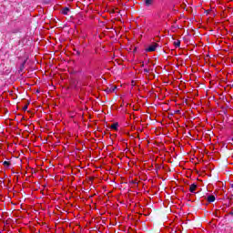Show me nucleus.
Wrapping results in <instances>:
<instances>
[{
  "instance_id": "obj_14",
  "label": "nucleus",
  "mask_w": 233,
  "mask_h": 233,
  "mask_svg": "<svg viewBox=\"0 0 233 233\" xmlns=\"http://www.w3.org/2000/svg\"><path fill=\"white\" fill-rule=\"evenodd\" d=\"M232 141H233V137H232Z\"/></svg>"
},
{
  "instance_id": "obj_8",
  "label": "nucleus",
  "mask_w": 233,
  "mask_h": 233,
  "mask_svg": "<svg viewBox=\"0 0 233 233\" xmlns=\"http://www.w3.org/2000/svg\"><path fill=\"white\" fill-rule=\"evenodd\" d=\"M3 165H4V167H10V162H8V161H4V163H3Z\"/></svg>"
},
{
  "instance_id": "obj_11",
  "label": "nucleus",
  "mask_w": 233,
  "mask_h": 233,
  "mask_svg": "<svg viewBox=\"0 0 233 233\" xmlns=\"http://www.w3.org/2000/svg\"><path fill=\"white\" fill-rule=\"evenodd\" d=\"M111 91H112V92H115V91H116V87H113V88L111 89Z\"/></svg>"
},
{
  "instance_id": "obj_10",
  "label": "nucleus",
  "mask_w": 233,
  "mask_h": 233,
  "mask_svg": "<svg viewBox=\"0 0 233 233\" xmlns=\"http://www.w3.org/2000/svg\"><path fill=\"white\" fill-rule=\"evenodd\" d=\"M27 109H28V106H25L24 110H27Z\"/></svg>"
},
{
  "instance_id": "obj_3",
  "label": "nucleus",
  "mask_w": 233,
  "mask_h": 233,
  "mask_svg": "<svg viewBox=\"0 0 233 233\" xmlns=\"http://www.w3.org/2000/svg\"><path fill=\"white\" fill-rule=\"evenodd\" d=\"M61 14H63V15H68V14H70V8L68 7L62 8Z\"/></svg>"
},
{
  "instance_id": "obj_4",
  "label": "nucleus",
  "mask_w": 233,
  "mask_h": 233,
  "mask_svg": "<svg viewBox=\"0 0 233 233\" xmlns=\"http://www.w3.org/2000/svg\"><path fill=\"white\" fill-rule=\"evenodd\" d=\"M216 201V197H214V195H209L208 197V203H214Z\"/></svg>"
},
{
  "instance_id": "obj_12",
  "label": "nucleus",
  "mask_w": 233,
  "mask_h": 233,
  "mask_svg": "<svg viewBox=\"0 0 233 233\" xmlns=\"http://www.w3.org/2000/svg\"><path fill=\"white\" fill-rule=\"evenodd\" d=\"M177 113H179V110H177Z\"/></svg>"
},
{
  "instance_id": "obj_7",
  "label": "nucleus",
  "mask_w": 233,
  "mask_h": 233,
  "mask_svg": "<svg viewBox=\"0 0 233 233\" xmlns=\"http://www.w3.org/2000/svg\"><path fill=\"white\" fill-rule=\"evenodd\" d=\"M174 45H175L176 48H179V46H181V41L177 40L174 42Z\"/></svg>"
},
{
  "instance_id": "obj_1",
  "label": "nucleus",
  "mask_w": 233,
  "mask_h": 233,
  "mask_svg": "<svg viewBox=\"0 0 233 233\" xmlns=\"http://www.w3.org/2000/svg\"><path fill=\"white\" fill-rule=\"evenodd\" d=\"M159 46L157 44H153L146 48V52H156V49Z\"/></svg>"
},
{
  "instance_id": "obj_5",
  "label": "nucleus",
  "mask_w": 233,
  "mask_h": 233,
  "mask_svg": "<svg viewBox=\"0 0 233 233\" xmlns=\"http://www.w3.org/2000/svg\"><path fill=\"white\" fill-rule=\"evenodd\" d=\"M118 127H119L118 123H114V124L111 125V128L113 130H117Z\"/></svg>"
},
{
  "instance_id": "obj_6",
  "label": "nucleus",
  "mask_w": 233,
  "mask_h": 233,
  "mask_svg": "<svg viewBox=\"0 0 233 233\" xmlns=\"http://www.w3.org/2000/svg\"><path fill=\"white\" fill-rule=\"evenodd\" d=\"M154 3V0H145L146 6H150Z\"/></svg>"
},
{
  "instance_id": "obj_9",
  "label": "nucleus",
  "mask_w": 233,
  "mask_h": 233,
  "mask_svg": "<svg viewBox=\"0 0 233 233\" xmlns=\"http://www.w3.org/2000/svg\"><path fill=\"white\" fill-rule=\"evenodd\" d=\"M144 72H146L147 74H148V72H150V70H148V69H144Z\"/></svg>"
},
{
  "instance_id": "obj_13",
  "label": "nucleus",
  "mask_w": 233,
  "mask_h": 233,
  "mask_svg": "<svg viewBox=\"0 0 233 233\" xmlns=\"http://www.w3.org/2000/svg\"><path fill=\"white\" fill-rule=\"evenodd\" d=\"M231 187H232V188H233V184H232V186H231Z\"/></svg>"
},
{
  "instance_id": "obj_2",
  "label": "nucleus",
  "mask_w": 233,
  "mask_h": 233,
  "mask_svg": "<svg viewBox=\"0 0 233 233\" xmlns=\"http://www.w3.org/2000/svg\"><path fill=\"white\" fill-rule=\"evenodd\" d=\"M196 188H198V185L196 184H191L189 187V191L191 194H196Z\"/></svg>"
}]
</instances>
